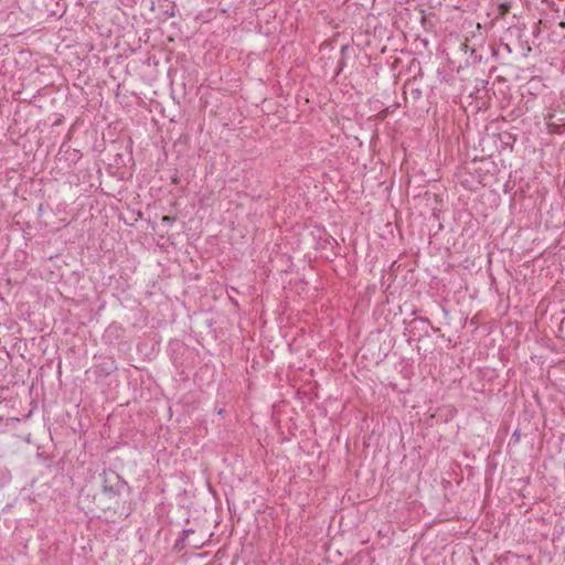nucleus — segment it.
Masks as SVG:
<instances>
[{
	"mask_svg": "<svg viewBox=\"0 0 565 565\" xmlns=\"http://www.w3.org/2000/svg\"><path fill=\"white\" fill-rule=\"evenodd\" d=\"M102 492L109 499L120 495L124 491L131 492L128 482L116 471L104 470L100 475Z\"/></svg>",
	"mask_w": 565,
	"mask_h": 565,
	"instance_id": "f257e3e1",
	"label": "nucleus"
},
{
	"mask_svg": "<svg viewBox=\"0 0 565 565\" xmlns=\"http://www.w3.org/2000/svg\"><path fill=\"white\" fill-rule=\"evenodd\" d=\"M191 534H194V530H192V529L183 530L181 533V536L175 542V546L183 548L186 545V541L189 540ZM188 544L195 548L202 546V543H199V542H193V543L188 542Z\"/></svg>",
	"mask_w": 565,
	"mask_h": 565,
	"instance_id": "f03ea898",
	"label": "nucleus"
},
{
	"mask_svg": "<svg viewBox=\"0 0 565 565\" xmlns=\"http://www.w3.org/2000/svg\"><path fill=\"white\" fill-rule=\"evenodd\" d=\"M348 51H349V45H343L341 47V58L338 62L335 75H339L343 71V68L345 66V57H347Z\"/></svg>",
	"mask_w": 565,
	"mask_h": 565,
	"instance_id": "7ed1b4c3",
	"label": "nucleus"
},
{
	"mask_svg": "<svg viewBox=\"0 0 565 565\" xmlns=\"http://www.w3.org/2000/svg\"><path fill=\"white\" fill-rule=\"evenodd\" d=\"M116 365H115V362L114 361H110V362H104L103 364H100V370L106 374V375H109L110 373H113L115 370H116Z\"/></svg>",
	"mask_w": 565,
	"mask_h": 565,
	"instance_id": "20e7f679",
	"label": "nucleus"
},
{
	"mask_svg": "<svg viewBox=\"0 0 565 565\" xmlns=\"http://www.w3.org/2000/svg\"><path fill=\"white\" fill-rule=\"evenodd\" d=\"M511 3L510 2H502L498 6V14L500 17H504L510 12Z\"/></svg>",
	"mask_w": 565,
	"mask_h": 565,
	"instance_id": "39448f33",
	"label": "nucleus"
},
{
	"mask_svg": "<svg viewBox=\"0 0 565 565\" xmlns=\"http://www.w3.org/2000/svg\"><path fill=\"white\" fill-rule=\"evenodd\" d=\"M409 94H411L412 98L415 99V100H418V99L422 98V89L420 88L412 87L409 89Z\"/></svg>",
	"mask_w": 565,
	"mask_h": 565,
	"instance_id": "423d86ee",
	"label": "nucleus"
},
{
	"mask_svg": "<svg viewBox=\"0 0 565 565\" xmlns=\"http://www.w3.org/2000/svg\"><path fill=\"white\" fill-rule=\"evenodd\" d=\"M487 85H488V81L479 79V81H477L475 88L477 92H480L481 89H486Z\"/></svg>",
	"mask_w": 565,
	"mask_h": 565,
	"instance_id": "0eeeda50",
	"label": "nucleus"
},
{
	"mask_svg": "<svg viewBox=\"0 0 565 565\" xmlns=\"http://www.w3.org/2000/svg\"><path fill=\"white\" fill-rule=\"evenodd\" d=\"M419 321H420L422 323H426L427 326H429V328L433 330V332H435V333L440 332V329H439V328L434 327V326L430 323L429 319H427V318H420V319H419Z\"/></svg>",
	"mask_w": 565,
	"mask_h": 565,
	"instance_id": "6e6552de",
	"label": "nucleus"
},
{
	"mask_svg": "<svg viewBox=\"0 0 565 565\" xmlns=\"http://www.w3.org/2000/svg\"><path fill=\"white\" fill-rule=\"evenodd\" d=\"M161 221H162V223H166V224H172L173 222H175V217L170 216V215H164V216H162Z\"/></svg>",
	"mask_w": 565,
	"mask_h": 565,
	"instance_id": "1a4fd4ad",
	"label": "nucleus"
},
{
	"mask_svg": "<svg viewBox=\"0 0 565 565\" xmlns=\"http://www.w3.org/2000/svg\"><path fill=\"white\" fill-rule=\"evenodd\" d=\"M471 56H473L475 58V62L476 61H481V55H477V51L475 49L471 50Z\"/></svg>",
	"mask_w": 565,
	"mask_h": 565,
	"instance_id": "9d476101",
	"label": "nucleus"
},
{
	"mask_svg": "<svg viewBox=\"0 0 565 565\" xmlns=\"http://www.w3.org/2000/svg\"><path fill=\"white\" fill-rule=\"evenodd\" d=\"M166 14H167L168 17H174V15H175V13H174L173 9H171V10H167V11H166Z\"/></svg>",
	"mask_w": 565,
	"mask_h": 565,
	"instance_id": "9b49d317",
	"label": "nucleus"
},
{
	"mask_svg": "<svg viewBox=\"0 0 565 565\" xmlns=\"http://www.w3.org/2000/svg\"><path fill=\"white\" fill-rule=\"evenodd\" d=\"M513 437H514V438H519V435H518V433H516V431H515V433H513Z\"/></svg>",
	"mask_w": 565,
	"mask_h": 565,
	"instance_id": "f8f14e48",
	"label": "nucleus"
},
{
	"mask_svg": "<svg viewBox=\"0 0 565 565\" xmlns=\"http://www.w3.org/2000/svg\"><path fill=\"white\" fill-rule=\"evenodd\" d=\"M513 437H514V438H519V435H518V433H516V431H515V433H513Z\"/></svg>",
	"mask_w": 565,
	"mask_h": 565,
	"instance_id": "ddd939ff",
	"label": "nucleus"
}]
</instances>
